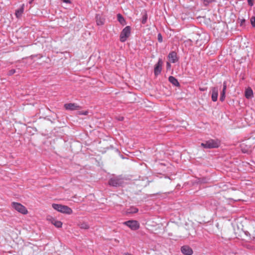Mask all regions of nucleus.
<instances>
[{"label": "nucleus", "instance_id": "obj_28", "mask_svg": "<svg viewBox=\"0 0 255 255\" xmlns=\"http://www.w3.org/2000/svg\"><path fill=\"white\" fill-rule=\"evenodd\" d=\"M146 20H147V16H146V15H145L143 17L142 22L143 23H145L146 21Z\"/></svg>", "mask_w": 255, "mask_h": 255}, {"label": "nucleus", "instance_id": "obj_14", "mask_svg": "<svg viewBox=\"0 0 255 255\" xmlns=\"http://www.w3.org/2000/svg\"><path fill=\"white\" fill-rule=\"evenodd\" d=\"M168 57L170 62L172 63H175L177 60L176 53L174 52L170 53Z\"/></svg>", "mask_w": 255, "mask_h": 255}, {"label": "nucleus", "instance_id": "obj_1", "mask_svg": "<svg viewBox=\"0 0 255 255\" xmlns=\"http://www.w3.org/2000/svg\"><path fill=\"white\" fill-rule=\"evenodd\" d=\"M235 233L237 237L247 241L254 240L255 239V229L254 227L251 228L249 231L242 230Z\"/></svg>", "mask_w": 255, "mask_h": 255}, {"label": "nucleus", "instance_id": "obj_7", "mask_svg": "<svg viewBox=\"0 0 255 255\" xmlns=\"http://www.w3.org/2000/svg\"><path fill=\"white\" fill-rule=\"evenodd\" d=\"M123 224L127 226L133 231L138 230L140 227L139 223L136 220H129L124 222Z\"/></svg>", "mask_w": 255, "mask_h": 255}, {"label": "nucleus", "instance_id": "obj_21", "mask_svg": "<svg viewBox=\"0 0 255 255\" xmlns=\"http://www.w3.org/2000/svg\"><path fill=\"white\" fill-rule=\"evenodd\" d=\"M225 93L226 92L225 91H222L221 94V96H220V100L222 102L224 101L225 100Z\"/></svg>", "mask_w": 255, "mask_h": 255}, {"label": "nucleus", "instance_id": "obj_17", "mask_svg": "<svg viewBox=\"0 0 255 255\" xmlns=\"http://www.w3.org/2000/svg\"><path fill=\"white\" fill-rule=\"evenodd\" d=\"M169 81L171 83H172L174 86H178L179 85V83L178 82L177 80L173 76H170L169 77Z\"/></svg>", "mask_w": 255, "mask_h": 255}, {"label": "nucleus", "instance_id": "obj_30", "mask_svg": "<svg viewBox=\"0 0 255 255\" xmlns=\"http://www.w3.org/2000/svg\"><path fill=\"white\" fill-rule=\"evenodd\" d=\"M63 2L66 3H70L71 2L69 0H62Z\"/></svg>", "mask_w": 255, "mask_h": 255}, {"label": "nucleus", "instance_id": "obj_29", "mask_svg": "<svg viewBox=\"0 0 255 255\" xmlns=\"http://www.w3.org/2000/svg\"><path fill=\"white\" fill-rule=\"evenodd\" d=\"M87 114H88V112L87 111L79 113V114H83V115H87Z\"/></svg>", "mask_w": 255, "mask_h": 255}, {"label": "nucleus", "instance_id": "obj_32", "mask_svg": "<svg viewBox=\"0 0 255 255\" xmlns=\"http://www.w3.org/2000/svg\"><path fill=\"white\" fill-rule=\"evenodd\" d=\"M123 119H124V118H123V117H122V118H120V119H119V120H120V121H123Z\"/></svg>", "mask_w": 255, "mask_h": 255}, {"label": "nucleus", "instance_id": "obj_6", "mask_svg": "<svg viewBox=\"0 0 255 255\" xmlns=\"http://www.w3.org/2000/svg\"><path fill=\"white\" fill-rule=\"evenodd\" d=\"M130 34V27L127 26L125 27L120 34V41L122 42H125Z\"/></svg>", "mask_w": 255, "mask_h": 255}, {"label": "nucleus", "instance_id": "obj_5", "mask_svg": "<svg viewBox=\"0 0 255 255\" xmlns=\"http://www.w3.org/2000/svg\"><path fill=\"white\" fill-rule=\"evenodd\" d=\"M220 142L217 140L210 139L204 143H201V146L206 148H216L219 146Z\"/></svg>", "mask_w": 255, "mask_h": 255}, {"label": "nucleus", "instance_id": "obj_24", "mask_svg": "<svg viewBox=\"0 0 255 255\" xmlns=\"http://www.w3.org/2000/svg\"><path fill=\"white\" fill-rule=\"evenodd\" d=\"M157 39H158V40L159 42H162V35L160 33H159L158 34V35H157Z\"/></svg>", "mask_w": 255, "mask_h": 255}, {"label": "nucleus", "instance_id": "obj_27", "mask_svg": "<svg viewBox=\"0 0 255 255\" xmlns=\"http://www.w3.org/2000/svg\"><path fill=\"white\" fill-rule=\"evenodd\" d=\"M253 1L254 0H248L249 5L251 6H253L254 5Z\"/></svg>", "mask_w": 255, "mask_h": 255}, {"label": "nucleus", "instance_id": "obj_2", "mask_svg": "<svg viewBox=\"0 0 255 255\" xmlns=\"http://www.w3.org/2000/svg\"><path fill=\"white\" fill-rule=\"evenodd\" d=\"M52 206L53 209L62 213L70 215L73 212L72 210L70 207L66 205L53 204Z\"/></svg>", "mask_w": 255, "mask_h": 255}, {"label": "nucleus", "instance_id": "obj_12", "mask_svg": "<svg viewBox=\"0 0 255 255\" xmlns=\"http://www.w3.org/2000/svg\"><path fill=\"white\" fill-rule=\"evenodd\" d=\"M253 91L252 89L249 87L248 88L246 91L245 93V96L247 99H250L253 97Z\"/></svg>", "mask_w": 255, "mask_h": 255}, {"label": "nucleus", "instance_id": "obj_34", "mask_svg": "<svg viewBox=\"0 0 255 255\" xmlns=\"http://www.w3.org/2000/svg\"><path fill=\"white\" fill-rule=\"evenodd\" d=\"M137 211H138V210H137V209H135V210L134 211V212H135H135H137Z\"/></svg>", "mask_w": 255, "mask_h": 255}, {"label": "nucleus", "instance_id": "obj_25", "mask_svg": "<svg viewBox=\"0 0 255 255\" xmlns=\"http://www.w3.org/2000/svg\"><path fill=\"white\" fill-rule=\"evenodd\" d=\"M15 73V70L14 69H11V70L9 71L8 75L10 76V75H13Z\"/></svg>", "mask_w": 255, "mask_h": 255}, {"label": "nucleus", "instance_id": "obj_16", "mask_svg": "<svg viewBox=\"0 0 255 255\" xmlns=\"http://www.w3.org/2000/svg\"><path fill=\"white\" fill-rule=\"evenodd\" d=\"M247 145L246 143H243L241 145L242 150L244 153H248V152L251 151V147H249L247 148H245V146H246Z\"/></svg>", "mask_w": 255, "mask_h": 255}, {"label": "nucleus", "instance_id": "obj_18", "mask_svg": "<svg viewBox=\"0 0 255 255\" xmlns=\"http://www.w3.org/2000/svg\"><path fill=\"white\" fill-rule=\"evenodd\" d=\"M117 17L118 21L120 22L121 24L124 25L126 24V21L123 16L121 14H118L117 15Z\"/></svg>", "mask_w": 255, "mask_h": 255}, {"label": "nucleus", "instance_id": "obj_4", "mask_svg": "<svg viewBox=\"0 0 255 255\" xmlns=\"http://www.w3.org/2000/svg\"><path fill=\"white\" fill-rule=\"evenodd\" d=\"M124 183V179L121 176L112 178L109 181L110 185L115 187L122 186Z\"/></svg>", "mask_w": 255, "mask_h": 255}, {"label": "nucleus", "instance_id": "obj_23", "mask_svg": "<svg viewBox=\"0 0 255 255\" xmlns=\"http://www.w3.org/2000/svg\"><path fill=\"white\" fill-rule=\"evenodd\" d=\"M251 23L252 25V26L254 27H255V17L252 16L251 18Z\"/></svg>", "mask_w": 255, "mask_h": 255}, {"label": "nucleus", "instance_id": "obj_33", "mask_svg": "<svg viewBox=\"0 0 255 255\" xmlns=\"http://www.w3.org/2000/svg\"><path fill=\"white\" fill-rule=\"evenodd\" d=\"M245 21V20H244H244H243L242 21V22H241V24H243V22H244Z\"/></svg>", "mask_w": 255, "mask_h": 255}, {"label": "nucleus", "instance_id": "obj_3", "mask_svg": "<svg viewBox=\"0 0 255 255\" xmlns=\"http://www.w3.org/2000/svg\"><path fill=\"white\" fill-rule=\"evenodd\" d=\"M11 207L13 209L21 214L26 215L28 214V210L26 208L19 203L13 202L11 203Z\"/></svg>", "mask_w": 255, "mask_h": 255}, {"label": "nucleus", "instance_id": "obj_10", "mask_svg": "<svg viewBox=\"0 0 255 255\" xmlns=\"http://www.w3.org/2000/svg\"><path fill=\"white\" fill-rule=\"evenodd\" d=\"M64 108L67 110H76L79 108V106L75 103H68L64 105Z\"/></svg>", "mask_w": 255, "mask_h": 255}, {"label": "nucleus", "instance_id": "obj_9", "mask_svg": "<svg viewBox=\"0 0 255 255\" xmlns=\"http://www.w3.org/2000/svg\"><path fill=\"white\" fill-rule=\"evenodd\" d=\"M181 252L185 255H191L193 252L192 249L188 246H184L181 248Z\"/></svg>", "mask_w": 255, "mask_h": 255}, {"label": "nucleus", "instance_id": "obj_20", "mask_svg": "<svg viewBox=\"0 0 255 255\" xmlns=\"http://www.w3.org/2000/svg\"><path fill=\"white\" fill-rule=\"evenodd\" d=\"M79 226L80 228L83 229H88L89 228V225L86 223H82Z\"/></svg>", "mask_w": 255, "mask_h": 255}, {"label": "nucleus", "instance_id": "obj_22", "mask_svg": "<svg viewBox=\"0 0 255 255\" xmlns=\"http://www.w3.org/2000/svg\"><path fill=\"white\" fill-rule=\"evenodd\" d=\"M56 219L51 216H48L47 217V220L49 221L51 224H53Z\"/></svg>", "mask_w": 255, "mask_h": 255}, {"label": "nucleus", "instance_id": "obj_13", "mask_svg": "<svg viewBox=\"0 0 255 255\" xmlns=\"http://www.w3.org/2000/svg\"><path fill=\"white\" fill-rule=\"evenodd\" d=\"M24 4H23L19 9L16 10L15 15L17 18L21 17L24 11Z\"/></svg>", "mask_w": 255, "mask_h": 255}, {"label": "nucleus", "instance_id": "obj_11", "mask_svg": "<svg viewBox=\"0 0 255 255\" xmlns=\"http://www.w3.org/2000/svg\"><path fill=\"white\" fill-rule=\"evenodd\" d=\"M218 96V89L216 87H214L212 89V100L214 102H216L217 100Z\"/></svg>", "mask_w": 255, "mask_h": 255}, {"label": "nucleus", "instance_id": "obj_15", "mask_svg": "<svg viewBox=\"0 0 255 255\" xmlns=\"http://www.w3.org/2000/svg\"><path fill=\"white\" fill-rule=\"evenodd\" d=\"M96 22L97 25H103L104 23V19L102 17H101V16L97 14L96 16Z\"/></svg>", "mask_w": 255, "mask_h": 255}, {"label": "nucleus", "instance_id": "obj_35", "mask_svg": "<svg viewBox=\"0 0 255 255\" xmlns=\"http://www.w3.org/2000/svg\"><path fill=\"white\" fill-rule=\"evenodd\" d=\"M167 64L168 66H170V64L168 62H167Z\"/></svg>", "mask_w": 255, "mask_h": 255}, {"label": "nucleus", "instance_id": "obj_31", "mask_svg": "<svg viewBox=\"0 0 255 255\" xmlns=\"http://www.w3.org/2000/svg\"><path fill=\"white\" fill-rule=\"evenodd\" d=\"M199 89L200 91H205L206 90V89L202 88H200Z\"/></svg>", "mask_w": 255, "mask_h": 255}, {"label": "nucleus", "instance_id": "obj_26", "mask_svg": "<svg viewBox=\"0 0 255 255\" xmlns=\"http://www.w3.org/2000/svg\"><path fill=\"white\" fill-rule=\"evenodd\" d=\"M226 89H227V82L226 81H225L223 83V88L222 91L226 92Z\"/></svg>", "mask_w": 255, "mask_h": 255}, {"label": "nucleus", "instance_id": "obj_19", "mask_svg": "<svg viewBox=\"0 0 255 255\" xmlns=\"http://www.w3.org/2000/svg\"><path fill=\"white\" fill-rule=\"evenodd\" d=\"M52 224L56 228H60L62 227L63 224L61 221L55 220Z\"/></svg>", "mask_w": 255, "mask_h": 255}, {"label": "nucleus", "instance_id": "obj_8", "mask_svg": "<svg viewBox=\"0 0 255 255\" xmlns=\"http://www.w3.org/2000/svg\"><path fill=\"white\" fill-rule=\"evenodd\" d=\"M162 61V60L159 59L157 63L155 65L154 67V74L158 75L161 71Z\"/></svg>", "mask_w": 255, "mask_h": 255}]
</instances>
